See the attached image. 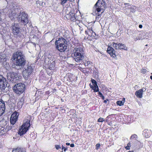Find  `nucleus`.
Wrapping results in <instances>:
<instances>
[{
	"instance_id": "f257e3e1",
	"label": "nucleus",
	"mask_w": 152,
	"mask_h": 152,
	"mask_svg": "<svg viewBox=\"0 0 152 152\" xmlns=\"http://www.w3.org/2000/svg\"><path fill=\"white\" fill-rule=\"evenodd\" d=\"M12 58L16 61L15 64L16 67H19L18 69L23 68L26 63L25 55L23 52L20 51L14 53Z\"/></svg>"
},
{
	"instance_id": "f03ea898",
	"label": "nucleus",
	"mask_w": 152,
	"mask_h": 152,
	"mask_svg": "<svg viewBox=\"0 0 152 152\" xmlns=\"http://www.w3.org/2000/svg\"><path fill=\"white\" fill-rule=\"evenodd\" d=\"M55 42L56 48L61 52H65L67 49L68 44L66 40L63 37L58 38Z\"/></svg>"
},
{
	"instance_id": "7ed1b4c3",
	"label": "nucleus",
	"mask_w": 152,
	"mask_h": 152,
	"mask_svg": "<svg viewBox=\"0 0 152 152\" xmlns=\"http://www.w3.org/2000/svg\"><path fill=\"white\" fill-rule=\"evenodd\" d=\"M65 12L66 14V18L67 19L70 20L71 21H75V20H78L80 16V15H77V12L76 13H73L71 12V8L70 7H66Z\"/></svg>"
},
{
	"instance_id": "20e7f679",
	"label": "nucleus",
	"mask_w": 152,
	"mask_h": 152,
	"mask_svg": "<svg viewBox=\"0 0 152 152\" xmlns=\"http://www.w3.org/2000/svg\"><path fill=\"white\" fill-rule=\"evenodd\" d=\"M30 120L27 119L24 121L23 125L19 129V134L21 136L25 134L29 129L30 126Z\"/></svg>"
},
{
	"instance_id": "39448f33",
	"label": "nucleus",
	"mask_w": 152,
	"mask_h": 152,
	"mask_svg": "<svg viewBox=\"0 0 152 152\" xmlns=\"http://www.w3.org/2000/svg\"><path fill=\"white\" fill-rule=\"evenodd\" d=\"M105 2L104 0H98L95 4L94 8L97 12H101V14L103 13L105 8Z\"/></svg>"
},
{
	"instance_id": "423d86ee",
	"label": "nucleus",
	"mask_w": 152,
	"mask_h": 152,
	"mask_svg": "<svg viewBox=\"0 0 152 152\" xmlns=\"http://www.w3.org/2000/svg\"><path fill=\"white\" fill-rule=\"evenodd\" d=\"M7 76V80L12 83L16 82V81L20 79V77L18 74L13 72H8Z\"/></svg>"
},
{
	"instance_id": "0eeeda50",
	"label": "nucleus",
	"mask_w": 152,
	"mask_h": 152,
	"mask_svg": "<svg viewBox=\"0 0 152 152\" xmlns=\"http://www.w3.org/2000/svg\"><path fill=\"white\" fill-rule=\"evenodd\" d=\"M33 69L31 65H28L26 68H24L22 72L23 76L25 80H27L32 75Z\"/></svg>"
},
{
	"instance_id": "6e6552de",
	"label": "nucleus",
	"mask_w": 152,
	"mask_h": 152,
	"mask_svg": "<svg viewBox=\"0 0 152 152\" xmlns=\"http://www.w3.org/2000/svg\"><path fill=\"white\" fill-rule=\"evenodd\" d=\"M18 16L19 20L20 21V22L21 25H26L29 22L28 17V15L24 12H20Z\"/></svg>"
},
{
	"instance_id": "1a4fd4ad",
	"label": "nucleus",
	"mask_w": 152,
	"mask_h": 152,
	"mask_svg": "<svg viewBox=\"0 0 152 152\" xmlns=\"http://www.w3.org/2000/svg\"><path fill=\"white\" fill-rule=\"evenodd\" d=\"M0 90L3 92H6L9 90L7 80L1 75H0Z\"/></svg>"
},
{
	"instance_id": "9d476101",
	"label": "nucleus",
	"mask_w": 152,
	"mask_h": 152,
	"mask_svg": "<svg viewBox=\"0 0 152 152\" xmlns=\"http://www.w3.org/2000/svg\"><path fill=\"white\" fill-rule=\"evenodd\" d=\"M25 88V86L24 84L19 83L15 84L13 87V89L15 93L20 94L23 92Z\"/></svg>"
},
{
	"instance_id": "9b49d317",
	"label": "nucleus",
	"mask_w": 152,
	"mask_h": 152,
	"mask_svg": "<svg viewBox=\"0 0 152 152\" xmlns=\"http://www.w3.org/2000/svg\"><path fill=\"white\" fill-rule=\"evenodd\" d=\"M9 17L10 19L13 20L15 18H18V9L17 8H12L9 10Z\"/></svg>"
},
{
	"instance_id": "f8f14e48",
	"label": "nucleus",
	"mask_w": 152,
	"mask_h": 152,
	"mask_svg": "<svg viewBox=\"0 0 152 152\" xmlns=\"http://www.w3.org/2000/svg\"><path fill=\"white\" fill-rule=\"evenodd\" d=\"M11 27L13 34L16 37L18 36L20 33V28L17 23H13L12 24Z\"/></svg>"
},
{
	"instance_id": "ddd939ff",
	"label": "nucleus",
	"mask_w": 152,
	"mask_h": 152,
	"mask_svg": "<svg viewBox=\"0 0 152 152\" xmlns=\"http://www.w3.org/2000/svg\"><path fill=\"white\" fill-rule=\"evenodd\" d=\"M6 55L3 53H0V62L4 67L9 66V64L8 62Z\"/></svg>"
},
{
	"instance_id": "4468645a",
	"label": "nucleus",
	"mask_w": 152,
	"mask_h": 152,
	"mask_svg": "<svg viewBox=\"0 0 152 152\" xmlns=\"http://www.w3.org/2000/svg\"><path fill=\"white\" fill-rule=\"evenodd\" d=\"M19 115L18 113L16 112H14L11 115L10 122L11 124L13 125L17 121Z\"/></svg>"
},
{
	"instance_id": "2eb2a0df",
	"label": "nucleus",
	"mask_w": 152,
	"mask_h": 152,
	"mask_svg": "<svg viewBox=\"0 0 152 152\" xmlns=\"http://www.w3.org/2000/svg\"><path fill=\"white\" fill-rule=\"evenodd\" d=\"M73 58L76 62H80L84 58V54L74 53H73Z\"/></svg>"
},
{
	"instance_id": "dca6fc26",
	"label": "nucleus",
	"mask_w": 152,
	"mask_h": 152,
	"mask_svg": "<svg viewBox=\"0 0 152 152\" xmlns=\"http://www.w3.org/2000/svg\"><path fill=\"white\" fill-rule=\"evenodd\" d=\"M107 52L111 56L115 58L116 57V55L115 51L114 48L110 46H108L107 50Z\"/></svg>"
},
{
	"instance_id": "f3484780",
	"label": "nucleus",
	"mask_w": 152,
	"mask_h": 152,
	"mask_svg": "<svg viewBox=\"0 0 152 152\" xmlns=\"http://www.w3.org/2000/svg\"><path fill=\"white\" fill-rule=\"evenodd\" d=\"M5 109V106L4 102L2 99H0V116L4 113Z\"/></svg>"
},
{
	"instance_id": "a211bd4d",
	"label": "nucleus",
	"mask_w": 152,
	"mask_h": 152,
	"mask_svg": "<svg viewBox=\"0 0 152 152\" xmlns=\"http://www.w3.org/2000/svg\"><path fill=\"white\" fill-rule=\"evenodd\" d=\"M145 90L146 89L144 88L142 89H140L136 91L135 93V95L137 97H139L140 98H141L142 97L143 92L145 91Z\"/></svg>"
},
{
	"instance_id": "6ab92c4d",
	"label": "nucleus",
	"mask_w": 152,
	"mask_h": 152,
	"mask_svg": "<svg viewBox=\"0 0 152 152\" xmlns=\"http://www.w3.org/2000/svg\"><path fill=\"white\" fill-rule=\"evenodd\" d=\"M81 53L83 54V48L81 47H77L74 48L73 50V53Z\"/></svg>"
},
{
	"instance_id": "aec40b11",
	"label": "nucleus",
	"mask_w": 152,
	"mask_h": 152,
	"mask_svg": "<svg viewBox=\"0 0 152 152\" xmlns=\"http://www.w3.org/2000/svg\"><path fill=\"white\" fill-rule=\"evenodd\" d=\"M118 49H123L124 50H127V48L126 47V45L121 43H119Z\"/></svg>"
},
{
	"instance_id": "412c9836",
	"label": "nucleus",
	"mask_w": 152,
	"mask_h": 152,
	"mask_svg": "<svg viewBox=\"0 0 152 152\" xmlns=\"http://www.w3.org/2000/svg\"><path fill=\"white\" fill-rule=\"evenodd\" d=\"M92 28L90 27L89 28L88 27V29L85 31V33L86 34H88L89 36H90L91 35V33L92 31Z\"/></svg>"
},
{
	"instance_id": "4be33fe9",
	"label": "nucleus",
	"mask_w": 152,
	"mask_h": 152,
	"mask_svg": "<svg viewBox=\"0 0 152 152\" xmlns=\"http://www.w3.org/2000/svg\"><path fill=\"white\" fill-rule=\"evenodd\" d=\"M12 152H25V151L21 148H17L12 150Z\"/></svg>"
},
{
	"instance_id": "5701e85b",
	"label": "nucleus",
	"mask_w": 152,
	"mask_h": 152,
	"mask_svg": "<svg viewBox=\"0 0 152 152\" xmlns=\"http://www.w3.org/2000/svg\"><path fill=\"white\" fill-rule=\"evenodd\" d=\"M143 34V33H141V34H140L139 36V37H134V40L135 41H137L138 39L140 40V39H144L145 38V37H144V36H143V37H141L140 36L142 35Z\"/></svg>"
},
{
	"instance_id": "b1692460",
	"label": "nucleus",
	"mask_w": 152,
	"mask_h": 152,
	"mask_svg": "<svg viewBox=\"0 0 152 152\" xmlns=\"http://www.w3.org/2000/svg\"><path fill=\"white\" fill-rule=\"evenodd\" d=\"M97 15V16L96 18V20L97 21H99L101 19L100 15L102 14L100 13V12H97V14L96 13Z\"/></svg>"
},
{
	"instance_id": "393cba45",
	"label": "nucleus",
	"mask_w": 152,
	"mask_h": 152,
	"mask_svg": "<svg viewBox=\"0 0 152 152\" xmlns=\"http://www.w3.org/2000/svg\"><path fill=\"white\" fill-rule=\"evenodd\" d=\"M148 131V130L145 129V130L143 132V135L145 136V137L146 138L149 137L150 135V134H148V132H147V131Z\"/></svg>"
},
{
	"instance_id": "a878e982",
	"label": "nucleus",
	"mask_w": 152,
	"mask_h": 152,
	"mask_svg": "<svg viewBox=\"0 0 152 152\" xmlns=\"http://www.w3.org/2000/svg\"><path fill=\"white\" fill-rule=\"evenodd\" d=\"M124 101L123 102L122 101H118L116 102V104L118 105L121 106L123 105L124 104L125 99L124 98Z\"/></svg>"
},
{
	"instance_id": "bb28decb",
	"label": "nucleus",
	"mask_w": 152,
	"mask_h": 152,
	"mask_svg": "<svg viewBox=\"0 0 152 152\" xmlns=\"http://www.w3.org/2000/svg\"><path fill=\"white\" fill-rule=\"evenodd\" d=\"M94 92H97L99 91V88L97 85H94Z\"/></svg>"
},
{
	"instance_id": "cd10ccee",
	"label": "nucleus",
	"mask_w": 152,
	"mask_h": 152,
	"mask_svg": "<svg viewBox=\"0 0 152 152\" xmlns=\"http://www.w3.org/2000/svg\"><path fill=\"white\" fill-rule=\"evenodd\" d=\"M112 46L115 48L116 49H118V47L119 45V43L118 44L116 43L115 42H113V43L112 44Z\"/></svg>"
},
{
	"instance_id": "c85d7f7f",
	"label": "nucleus",
	"mask_w": 152,
	"mask_h": 152,
	"mask_svg": "<svg viewBox=\"0 0 152 152\" xmlns=\"http://www.w3.org/2000/svg\"><path fill=\"white\" fill-rule=\"evenodd\" d=\"M137 137V135L135 134H134L132 135L131 136L130 139L132 141L133 140V139H134V138H135V140H136Z\"/></svg>"
},
{
	"instance_id": "c756f323",
	"label": "nucleus",
	"mask_w": 152,
	"mask_h": 152,
	"mask_svg": "<svg viewBox=\"0 0 152 152\" xmlns=\"http://www.w3.org/2000/svg\"><path fill=\"white\" fill-rule=\"evenodd\" d=\"M68 1L70 2H72L73 0H61V4L63 5V4L66 3Z\"/></svg>"
},
{
	"instance_id": "7c9ffc66",
	"label": "nucleus",
	"mask_w": 152,
	"mask_h": 152,
	"mask_svg": "<svg viewBox=\"0 0 152 152\" xmlns=\"http://www.w3.org/2000/svg\"><path fill=\"white\" fill-rule=\"evenodd\" d=\"M36 3L37 4H39V6H42L44 7V5L43 4L44 2H42L39 1H37Z\"/></svg>"
},
{
	"instance_id": "2f4dec72",
	"label": "nucleus",
	"mask_w": 152,
	"mask_h": 152,
	"mask_svg": "<svg viewBox=\"0 0 152 152\" xmlns=\"http://www.w3.org/2000/svg\"><path fill=\"white\" fill-rule=\"evenodd\" d=\"M97 121L98 122H102L104 121V120L102 118H100L98 119Z\"/></svg>"
},
{
	"instance_id": "473e14b6",
	"label": "nucleus",
	"mask_w": 152,
	"mask_h": 152,
	"mask_svg": "<svg viewBox=\"0 0 152 152\" xmlns=\"http://www.w3.org/2000/svg\"><path fill=\"white\" fill-rule=\"evenodd\" d=\"M91 32V35H90V36L93 37H95L96 36V33L94 32L93 31H92Z\"/></svg>"
},
{
	"instance_id": "72a5a7b5",
	"label": "nucleus",
	"mask_w": 152,
	"mask_h": 152,
	"mask_svg": "<svg viewBox=\"0 0 152 152\" xmlns=\"http://www.w3.org/2000/svg\"><path fill=\"white\" fill-rule=\"evenodd\" d=\"M91 81L92 83L94 85V86L97 85V82L94 79H92Z\"/></svg>"
},
{
	"instance_id": "f704fd0d",
	"label": "nucleus",
	"mask_w": 152,
	"mask_h": 152,
	"mask_svg": "<svg viewBox=\"0 0 152 152\" xmlns=\"http://www.w3.org/2000/svg\"><path fill=\"white\" fill-rule=\"evenodd\" d=\"M146 71L147 70L145 69H142L141 70V73L144 74L146 73Z\"/></svg>"
},
{
	"instance_id": "c9c22d12",
	"label": "nucleus",
	"mask_w": 152,
	"mask_h": 152,
	"mask_svg": "<svg viewBox=\"0 0 152 152\" xmlns=\"http://www.w3.org/2000/svg\"><path fill=\"white\" fill-rule=\"evenodd\" d=\"M55 147L56 149L57 150H58L59 148H61V147L59 145H56Z\"/></svg>"
},
{
	"instance_id": "e433bc0d",
	"label": "nucleus",
	"mask_w": 152,
	"mask_h": 152,
	"mask_svg": "<svg viewBox=\"0 0 152 152\" xmlns=\"http://www.w3.org/2000/svg\"><path fill=\"white\" fill-rule=\"evenodd\" d=\"M90 64V61H87V62L86 63H85V66H87L89 64Z\"/></svg>"
},
{
	"instance_id": "4c0bfd02",
	"label": "nucleus",
	"mask_w": 152,
	"mask_h": 152,
	"mask_svg": "<svg viewBox=\"0 0 152 152\" xmlns=\"http://www.w3.org/2000/svg\"><path fill=\"white\" fill-rule=\"evenodd\" d=\"M77 15H80V13L79 12H77ZM80 16L79 18H79H80ZM75 21H77V22H76V23H78L79 22V20H75Z\"/></svg>"
},
{
	"instance_id": "58836bf2",
	"label": "nucleus",
	"mask_w": 152,
	"mask_h": 152,
	"mask_svg": "<svg viewBox=\"0 0 152 152\" xmlns=\"http://www.w3.org/2000/svg\"><path fill=\"white\" fill-rule=\"evenodd\" d=\"M54 63H55V62L54 61H53L52 62V64H50V66H51L52 67H53V66H55V65H54Z\"/></svg>"
},
{
	"instance_id": "ea45409f",
	"label": "nucleus",
	"mask_w": 152,
	"mask_h": 152,
	"mask_svg": "<svg viewBox=\"0 0 152 152\" xmlns=\"http://www.w3.org/2000/svg\"><path fill=\"white\" fill-rule=\"evenodd\" d=\"M98 94H99V95L101 97L102 96H103V94H102L99 91H98Z\"/></svg>"
},
{
	"instance_id": "a19ab883",
	"label": "nucleus",
	"mask_w": 152,
	"mask_h": 152,
	"mask_svg": "<svg viewBox=\"0 0 152 152\" xmlns=\"http://www.w3.org/2000/svg\"><path fill=\"white\" fill-rule=\"evenodd\" d=\"M100 146V144L99 143L97 144L96 145V146L97 148L99 147Z\"/></svg>"
},
{
	"instance_id": "79ce46f5",
	"label": "nucleus",
	"mask_w": 152,
	"mask_h": 152,
	"mask_svg": "<svg viewBox=\"0 0 152 152\" xmlns=\"http://www.w3.org/2000/svg\"><path fill=\"white\" fill-rule=\"evenodd\" d=\"M125 148L127 150H129L130 149V147L129 146H127L125 147Z\"/></svg>"
},
{
	"instance_id": "37998d69",
	"label": "nucleus",
	"mask_w": 152,
	"mask_h": 152,
	"mask_svg": "<svg viewBox=\"0 0 152 152\" xmlns=\"http://www.w3.org/2000/svg\"><path fill=\"white\" fill-rule=\"evenodd\" d=\"M1 15H2L1 13V12H0V21L1 20V19H2Z\"/></svg>"
},
{
	"instance_id": "c03bdc74",
	"label": "nucleus",
	"mask_w": 152,
	"mask_h": 152,
	"mask_svg": "<svg viewBox=\"0 0 152 152\" xmlns=\"http://www.w3.org/2000/svg\"><path fill=\"white\" fill-rule=\"evenodd\" d=\"M70 147H74L75 146V145L73 143L70 144Z\"/></svg>"
},
{
	"instance_id": "a18cd8bd",
	"label": "nucleus",
	"mask_w": 152,
	"mask_h": 152,
	"mask_svg": "<svg viewBox=\"0 0 152 152\" xmlns=\"http://www.w3.org/2000/svg\"><path fill=\"white\" fill-rule=\"evenodd\" d=\"M108 100L107 99L106 100H104V103H106L107 102V101H108Z\"/></svg>"
},
{
	"instance_id": "49530a36",
	"label": "nucleus",
	"mask_w": 152,
	"mask_h": 152,
	"mask_svg": "<svg viewBox=\"0 0 152 152\" xmlns=\"http://www.w3.org/2000/svg\"><path fill=\"white\" fill-rule=\"evenodd\" d=\"M139 28H142V25H139Z\"/></svg>"
},
{
	"instance_id": "de8ad7c7",
	"label": "nucleus",
	"mask_w": 152,
	"mask_h": 152,
	"mask_svg": "<svg viewBox=\"0 0 152 152\" xmlns=\"http://www.w3.org/2000/svg\"><path fill=\"white\" fill-rule=\"evenodd\" d=\"M66 145H70V144L69 143L67 142V143H66Z\"/></svg>"
},
{
	"instance_id": "09e8293b",
	"label": "nucleus",
	"mask_w": 152,
	"mask_h": 152,
	"mask_svg": "<svg viewBox=\"0 0 152 152\" xmlns=\"http://www.w3.org/2000/svg\"><path fill=\"white\" fill-rule=\"evenodd\" d=\"M91 88L92 89H93V90H94V86H91Z\"/></svg>"
},
{
	"instance_id": "8fccbe9b",
	"label": "nucleus",
	"mask_w": 152,
	"mask_h": 152,
	"mask_svg": "<svg viewBox=\"0 0 152 152\" xmlns=\"http://www.w3.org/2000/svg\"><path fill=\"white\" fill-rule=\"evenodd\" d=\"M127 145V146H129V147H130V146H131V145H130V143H129Z\"/></svg>"
},
{
	"instance_id": "3c124183",
	"label": "nucleus",
	"mask_w": 152,
	"mask_h": 152,
	"mask_svg": "<svg viewBox=\"0 0 152 152\" xmlns=\"http://www.w3.org/2000/svg\"><path fill=\"white\" fill-rule=\"evenodd\" d=\"M101 98H102V99L103 100L104 99V96H102L101 97Z\"/></svg>"
},
{
	"instance_id": "603ef678",
	"label": "nucleus",
	"mask_w": 152,
	"mask_h": 152,
	"mask_svg": "<svg viewBox=\"0 0 152 152\" xmlns=\"http://www.w3.org/2000/svg\"><path fill=\"white\" fill-rule=\"evenodd\" d=\"M80 31H82L83 30V28L81 27L80 28Z\"/></svg>"
},
{
	"instance_id": "864d4df0",
	"label": "nucleus",
	"mask_w": 152,
	"mask_h": 152,
	"mask_svg": "<svg viewBox=\"0 0 152 152\" xmlns=\"http://www.w3.org/2000/svg\"><path fill=\"white\" fill-rule=\"evenodd\" d=\"M124 4L126 5H129V3H125Z\"/></svg>"
},
{
	"instance_id": "5fc2aeb1",
	"label": "nucleus",
	"mask_w": 152,
	"mask_h": 152,
	"mask_svg": "<svg viewBox=\"0 0 152 152\" xmlns=\"http://www.w3.org/2000/svg\"><path fill=\"white\" fill-rule=\"evenodd\" d=\"M62 149H64L65 148V147L63 146V145L62 146Z\"/></svg>"
},
{
	"instance_id": "6e6d98bb",
	"label": "nucleus",
	"mask_w": 152,
	"mask_h": 152,
	"mask_svg": "<svg viewBox=\"0 0 152 152\" xmlns=\"http://www.w3.org/2000/svg\"><path fill=\"white\" fill-rule=\"evenodd\" d=\"M66 150H67L66 148H64V152H65V151H66Z\"/></svg>"
},
{
	"instance_id": "4d7b16f0",
	"label": "nucleus",
	"mask_w": 152,
	"mask_h": 152,
	"mask_svg": "<svg viewBox=\"0 0 152 152\" xmlns=\"http://www.w3.org/2000/svg\"><path fill=\"white\" fill-rule=\"evenodd\" d=\"M150 79L152 80V76H151L150 77Z\"/></svg>"
},
{
	"instance_id": "13d9d810",
	"label": "nucleus",
	"mask_w": 152,
	"mask_h": 152,
	"mask_svg": "<svg viewBox=\"0 0 152 152\" xmlns=\"http://www.w3.org/2000/svg\"><path fill=\"white\" fill-rule=\"evenodd\" d=\"M45 2H44V3L43 4L44 5V6H45Z\"/></svg>"
},
{
	"instance_id": "bf43d9fd",
	"label": "nucleus",
	"mask_w": 152,
	"mask_h": 152,
	"mask_svg": "<svg viewBox=\"0 0 152 152\" xmlns=\"http://www.w3.org/2000/svg\"><path fill=\"white\" fill-rule=\"evenodd\" d=\"M128 152H133V151H129Z\"/></svg>"
},
{
	"instance_id": "052dcab7",
	"label": "nucleus",
	"mask_w": 152,
	"mask_h": 152,
	"mask_svg": "<svg viewBox=\"0 0 152 152\" xmlns=\"http://www.w3.org/2000/svg\"><path fill=\"white\" fill-rule=\"evenodd\" d=\"M61 152H64L63 151H61Z\"/></svg>"
},
{
	"instance_id": "680f3d73",
	"label": "nucleus",
	"mask_w": 152,
	"mask_h": 152,
	"mask_svg": "<svg viewBox=\"0 0 152 152\" xmlns=\"http://www.w3.org/2000/svg\"><path fill=\"white\" fill-rule=\"evenodd\" d=\"M151 75H152L151 76H152V73H151Z\"/></svg>"
}]
</instances>
